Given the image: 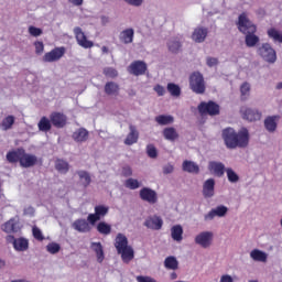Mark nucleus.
Wrapping results in <instances>:
<instances>
[{"mask_svg":"<svg viewBox=\"0 0 282 282\" xmlns=\"http://www.w3.org/2000/svg\"><path fill=\"white\" fill-rule=\"evenodd\" d=\"M223 140L227 149H246L250 143V132L246 128L238 132L232 128H226L223 130Z\"/></svg>","mask_w":282,"mask_h":282,"instance_id":"nucleus-1","label":"nucleus"},{"mask_svg":"<svg viewBox=\"0 0 282 282\" xmlns=\"http://www.w3.org/2000/svg\"><path fill=\"white\" fill-rule=\"evenodd\" d=\"M237 28L241 34H245V43L247 47H256L260 41L259 35H257V26L250 19H248L246 12H242L238 17Z\"/></svg>","mask_w":282,"mask_h":282,"instance_id":"nucleus-2","label":"nucleus"},{"mask_svg":"<svg viewBox=\"0 0 282 282\" xmlns=\"http://www.w3.org/2000/svg\"><path fill=\"white\" fill-rule=\"evenodd\" d=\"M115 248L118 254H121L123 263H131L135 257L133 247L129 246V239L123 234H118L115 239Z\"/></svg>","mask_w":282,"mask_h":282,"instance_id":"nucleus-3","label":"nucleus"},{"mask_svg":"<svg viewBox=\"0 0 282 282\" xmlns=\"http://www.w3.org/2000/svg\"><path fill=\"white\" fill-rule=\"evenodd\" d=\"M189 89L194 94H206V82L204 80V75L199 72H194L189 76Z\"/></svg>","mask_w":282,"mask_h":282,"instance_id":"nucleus-4","label":"nucleus"},{"mask_svg":"<svg viewBox=\"0 0 282 282\" xmlns=\"http://www.w3.org/2000/svg\"><path fill=\"white\" fill-rule=\"evenodd\" d=\"M198 112L202 116H219L220 107L217 102L209 100V101H202L198 105Z\"/></svg>","mask_w":282,"mask_h":282,"instance_id":"nucleus-5","label":"nucleus"},{"mask_svg":"<svg viewBox=\"0 0 282 282\" xmlns=\"http://www.w3.org/2000/svg\"><path fill=\"white\" fill-rule=\"evenodd\" d=\"M258 54L267 63H276V51H274L269 43L262 44V46L258 48Z\"/></svg>","mask_w":282,"mask_h":282,"instance_id":"nucleus-6","label":"nucleus"},{"mask_svg":"<svg viewBox=\"0 0 282 282\" xmlns=\"http://www.w3.org/2000/svg\"><path fill=\"white\" fill-rule=\"evenodd\" d=\"M109 214V207L105 205H97L95 206V214H89L87 217V221L94 226L96 221H100L102 217Z\"/></svg>","mask_w":282,"mask_h":282,"instance_id":"nucleus-7","label":"nucleus"},{"mask_svg":"<svg viewBox=\"0 0 282 282\" xmlns=\"http://www.w3.org/2000/svg\"><path fill=\"white\" fill-rule=\"evenodd\" d=\"M65 56V47H55L51 52H47L43 56L44 63H56L57 61L62 59Z\"/></svg>","mask_w":282,"mask_h":282,"instance_id":"nucleus-8","label":"nucleus"},{"mask_svg":"<svg viewBox=\"0 0 282 282\" xmlns=\"http://www.w3.org/2000/svg\"><path fill=\"white\" fill-rule=\"evenodd\" d=\"M139 197L142 202H147L148 204H158V192L150 187H143L139 192Z\"/></svg>","mask_w":282,"mask_h":282,"instance_id":"nucleus-9","label":"nucleus"},{"mask_svg":"<svg viewBox=\"0 0 282 282\" xmlns=\"http://www.w3.org/2000/svg\"><path fill=\"white\" fill-rule=\"evenodd\" d=\"M74 34L80 47H84V50H89L94 47V42L87 40V35H85V32H83V29H80V26H76L74 29Z\"/></svg>","mask_w":282,"mask_h":282,"instance_id":"nucleus-10","label":"nucleus"},{"mask_svg":"<svg viewBox=\"0 0 282 282\" xmlns=\"http://www.w3.org/2000/svg\"><path fill=\"white\" fill-rule=\"evenodd\" d=\"M36 164H39V158L24 150V152H22V158L20 159V166H22V169H32V166H36Z\"/></svg>","mask_w":282,"mask_h":282,"instance_id":"nucleus-11","label":"nucleus"},{"mask_svg":"<svg viewBox=\"0 0 282 282\" xmlns=\"http://www.w3.org/2000/svg\"><path fill=\"white\" fill-rule=\"evenodd\" d=\"M128 72L132 76H144L147 74V63L143 61H134L130 64Z\"/></svg>","mask_w":282,"mask_h":282,"instance_id":"nucleus-12","label":"nucleus"},{"mask_svg":"<svg viewBox=\"0 0 282 282\" xmlns=\"http://www.w3.org/2000/svg\"><path fill=\"white\" fill-rule=\"evenodd\" d=\"M51 124L56 129H63L67 124V116L62 112H52L50 115Z\"/></svg>","mask_w":282,"mask_h":282,"instance_id":"nucleus-13","label":"nucleus"},{"mask_svg":"<svg viewBox=\"0 0 282 282\" xmlns=\"http://www.w3.org/2000/svg\"><path fill=\"white\" fill-rule=\"evenodd\" d=\"M228 214V207L219 205L216 208H213L208 214L205 215V221H213L215 217H226Z\"/></svg>","mask_w":282,"mask_h":282,"instance_id":"nucleus-14","label":"nucleus"},{"mask_svg":"<svg viewBox=\"0 0 282 282\" xmlns=\"http://www.w3.org/2000/svg\"><path fill=\"white\" fill-rule=\"evenodd\" d=\"M195 243L202 246V248H209L210 243H213V232L203 231L195 238Z\"/></svg>","mask_w":282,"mask_h":282,"instance_id":"nucleus-15","label":"nucleus"},{"mask_svg":"<svg viewBox=\"0 0 282 282\" xmlns=\"http://www.w3.org/2000/svg\"><path fill=\"white\" fill-rule=\"evenodd\" d=\"M242 118L249 122H257L261 120V111L254 110L252 108H241Z\"/></svg>","mask_w":282,"mask_h":282,"instance_id":"nucleus-16","label":"nucleus"},{"mask_svg":"<svg viewBox=\"0 0 282 282\" xmlns=\"http://www.w3.org/2000/svg\"><path fill=\"white\" fill-rule=\"evenodd\" d=\"M208 36V29L204 26H197L192 33V40L194 43H204Z\"/></svg>","mask_w":282,"mask_h":282,"instance_id":"nucleus-17","label":"nucleus"},{"mask_svg":"<svg viewBox=\"0 0 282 282\" xmlns=\"http://www.w3.org/2000/svg\"><path fill=\"white\" fill-rule=\"evenodd\" d=\"M144 226L147 228H150L151 230H162V226H164V220H162V218H160L159 216H152L144 221Z\"/></svg>","mask_w":282,"mask_h":282,"instance_id":"nucleus-18","label":"nucleus"},{"mask_svg":"<svg viewBox=\"0 0 282 282\" xmlns=\"http://www.w3.org/2000/svg\"><path fill=\"white\" fill-rule=\"evenodd\" d=\"M24 151H25V149H23V148H18L15 150L9 151L7 153V161L10 164H17V162H19L21 164V158L23 156Z\"/></svg>","mask_w":282,"mask_h":282,"instance_id":"nucleus-19","label":"nucleus"},{"mask_svg":"<svg viewBox=\"0 0 282 282\" xmlns=\"http://www.w3.org/2000/svg\"><path fill=\"white\" fill-rule=\"evenodd\" d=\"M203 195L206 199L215 196V178H208L203 185Z\"/></svg>","mask_w":282,"mask_h":282,"instance_id":"nucleus-20","label":"nucleus"},{"mask_svg":"<svg viewBox=\"0 0 282 282\" xmlns=\"http://www.w3.org/2000/svg\"><path fill=\"white\" fill-rule=\"evenodd\" d=\"M72 138L74 142L82 144L83 142H87V140H89V131L85 128H79L73 132Z\"/></svg>","mask_w":282,"mask_h":282,"instance_id":"nucleus-21","label":"nucleus"},{"mask_svg":"<svg viewBox=\"0 0 282 282\" xmlns=\"http://www.w3.org/2000/svg\"><path fill=\"white\" fill-rule=\"evenodd\" d=\"M104 91L106 96H120V85L115 82H107Z\"/></svg>","mask_w":282,"mask_h":282,"instance_id":"nucleus-22","label":"nucleus"},{"mask_svg":"<svg viewBox=\"0 0 282 282\" xmlns=\"http://www.w3.org/2000/svg\"><path fill=\"white\" fill-rule=\"evenodd\" d=\"M279 122V116H270L264 119V129L269 131V133H274L276 131V127Z\"/></svg>","mask_w":282,"mask_h":282,"instance_id":"nucleus-23","label":"nucleus"},{"mask_svg":"<svg viewBox=\"0 0 282 282\" xmlns=\"http://www.w3.org/2000/svg\"><path fill=\"white\" fill-rule=\"evenodd\" d=\"M90 248L95 252L98 263H102L105 261V249L102 248V243L91 242Z\"/></svg>","mask_w":282,"mask_h":282,"instance_id":"nucleus-24","label":"nucleus"},{"mask_svg":"<svg viewBox=\"0 0 282 282\" xmlns=\"http://www.w3.org/2000/svg\"><path fill=\"white\" fill-rule=\"evenodd\" d=\"M134 34L135 31H133V29H126L120 33L119 40L121 43H124V45H129V43H133Z\"/></svg>","mask_w":282,"mask_h":282,"instance_id":"nucleus-25","label":"nucleus"},{"mask_svg":"<svg viewBox=\"0 0 282 282\" xmlns=\"http://www.w3.org/2000/svg\"><path fill=\"white\" fill-rule=\"evenodd\" d=\"M129 130L130 132L124 140V144H127L128 147H131L132 144H135V142H138V138H140V133H138V130L134 128V126H130Z\"/></svg>","mask_w":282,"mask_h":282,"instance_id":"nucleus-26","label":"nucleus"},{"mask_svg":"<svg viewBox=\"0 0 282 282\" xmlns=\"http://www.w3.org/2000/svg\"><path fill=\"white\" fill-rule=\"evenodd\" d=\"M210 171H214L217 177H224V173H226V165L221 162H209Z\"/></svg>","mask_w":282,"mask_h":282,"instance_id":"nucleus-27","label":"nucleus"},{"mask_svg":"<svg viewBox=\"0 0 282 282\" xmlns=\"http://www.w3.org/2000/svg\"><path fill=\"white\" fill-rule=\"evenodd\" d=\"M182 170L185 173H194L197 175L199 173V165L193 161L185 160L182 164Z\"/></svg>","mask_w":282,"mask_h":282,"instance_id":"nucleus-28","label":"nucleus"},{"mask_svg":"<svg viewBox=\"0 0 282 282\" xmlns=\"http://www.w3.org/2000/svg\"><path fill=\"white\" fill-rule=\"evenodd\" d=\"M73 227L75 230H77V232H89L91 230L89 223H87L85 219L75 220Z\"/></svg>","mask_w":282,"mask_h":282,"instance_id":"nucleus-29","label":"nucleus"},{"mask_svg":"<svg viewBox=\"0 0 282 282\" xmlns=\"http://www.w3.org/2000/svg\"><path fill=\"white\" fill-rule=\"evenodd\" d=\"M13 248L18 252H25L30 248V241L25 238H17Z\"/></svg>","mask_w":282,"mask_h":282,"instance_id":"nucleus-30","label":"nucleus"},{"mask_svg":"<svg viewBox=\"0 0 282 282\" xmlns=\"http://www.w3.org/2000/svg\"><path fill=\"white\" fill-rule=\"evenodd\" d=\"M1 230L7 232V235H12V232H18L17 220L14 218L9 219L1 226Z\"/></svg>","mask_w":282,"mask_h":282,"instance_id":"nucleus-31","label":"nucleus"},{"mask_svg":"<svg viewBox=\"0 0 282 282\" xmlns=\"http://www.w3.org/2000/svg\"><path fill=\"white\" fill-rule=\"evenodd\" d=\"M78 177H79V183L84 188H87L89 184H91V175L87 171H77L76 172Z\"/></svg>","mask_w":282,"mask_h":282,"instance_id":"nucleus-32","label":"nucleus"},{"mask_svg":"<svg viewBox=\"0 0 282 282\" xmlns=\"http://www.w3.org/2000/svg\"><path fill=\"white\" fill-rule=\"evenodd\" d=\"M39 131L43 133H47V131H52V120L47 117H42L37 123Z\"/></svg>","mask_w":282,"mask_h":282,"instance_id":"nucleus-33","label":"nucleus"},{"mask_svg":"<svg viewBox=\"0 0 282 282\" xmlns=\"http://www.w3.org/2000/svg\"><path fill=\"white\" fill-rule=\"evenodd\" d=\"M250 257L253 261H260L261 263H265L268 261V253L259 249H253L250 252Z\"/></svg>","mask_w":282,"mask_h":282,"instance_id":"nucleus-34","label":"nucleus"},{"mask_svg":"<svg viewBox=\"0 0 282 282\" xmlns=\"http://www.w3.org/2000/svg\"><path fill=\"white\" fill-rule=\"evenodd\" d=\"M184 235V228L182 225H175L171 228V236L174 241H182Z\"/></svg>","mask_w":282,"mask_h":282,"instance_id":"nucleus-35","label":"nucleus"},{"mask_svg":"<svg viewBox=\"0 0 282 282\" xmlns=\"http://www.w3.org/2000/svg\"><path fill=\"white\" fill-rule=\"evenodd\" d=\"M163 137L165 138V140H170V142H175V140L180 138V134L177 133V130H175V128L171 127L163 130Z\"/></svg>","mask_w":282,"mask_h":282,"instance_id":"nucleus-36","label":"nucleus"},{"mask_svg":"<svg viewBox=\"0 0 282 282\" xmlns=\"http://www.w3.org/2000/svg\"><path fill=\"white\" fill-rule=\"evenodd\" d=\"M167 50L172 54H180V52H182V42H180L177 39L169 41Z\"/></svg>","mask_w":282,"mask_h":282,"instance_id":"nucleus-37","label":"nucleus"},{"mask_svg":"<svg viewBox=\"0 0 282 282\" xmlns=\"http://www.w3.org/2000/svg\"><path fill=\"white\" fill-rule=\"evenodd\" d=\"M14 122H15L14 116L9 115L2 120L0 127L2 131H10V129H12V127L14 126Z\"/></svg>","mask_w":282,"mask_h":282,"instance_id":"nucleus-38","label":"nucleus"},{"mask_svg":"<svg viewBox=\"0 0 282 282\" xmlns=\"http://www.w3.org/2000/svg\"><path fill=\"white\" fill-rule=\"evenodd\" d=\"M55 169L58 173H63L65 175V173L69 172V163L63 159H57L55 162Z\"/></svg>","mask_w":282,"mask_h":282,"instance_id":"nucleus-39","label":"nucleus"},{"mask_svg":"<svg viewBox=\"0 0 282 282\" xmlns=\"http://www.w3.org/2000/svg\"><path fill=\"white\" fill-rule=\"evenodd\" d=\"M155 122L158 124L166 126V124H173L174 118L171 115H161L155 117Z\"/></svg>","mask_w":282,"mask_h":282,"instance_id":"nucleus-40","label":"nucleus"},{"mask_svg":"<svg viewBox=\"0 0 282 282\" xmlns=\"http://www.w3.org/2000/svg\"><path fill=\"white\" fill-rule=\"evenodd\" d=\"M167 91L174 98H180V96H182V88H180V86L177 84L169 83Z\"/></svg>","mask_w":282,"mask_h":282,"instance_id":"nucleus-41","label":"nucleus"},{"mask_svg":"<svg viewBox=\"0 0 282 282\" xmlns=\"http://www.w3.org/2000/svg\"><path fill=\"white\" fill-rule=\"evenodd\" d=\"M164 265L167 270H177L180 262H177L175 257L170 256L165 259Z\"/></svg>","mask_w":282,"mask_h":282,"instance_id":"nucleus-42","label":"nucleus"},{"mask_svg":"<svg viewBox=\"0 0 282 282\" xmlns=\"http://www.w3.org/2000/svg\"><path fill=\"white\" fill-rule=\"evenodd\" d=\"M97 231L100 234V235H111V225L105 223V221H100L98 225H97Z\"/></svg>","mask_w":282,"mask_h":282,"instance_id":"nucleus-43","label":"nucleus"},{"mask_svg":"<svg viewBox=\"0 0 282 282\" xmlns=\"http://www.w3.org/2000/svg\"><path fill=\"white\" fill-rule=\"evenodd\" d=\"M124 186L130 191H137V188H140L141 184L135 178H128L124 182Z\"/></svg>","mask_w":282,"mask_h":282,"instance_id":"nucleus-44","label":"nucleus"},{"mask_svg":"<svg viewBox=\"0 0 282 282\" xmlns=\"http://www.w3.org/2000/svg\"><path fill=\"white\" fill-rule=\"evenodd\" d=\"M268 36L273 39V41H278V43H282V33H280L276 29H269Z\"/></svg>","mask_w":282,"mask_h":282,"instance_id":"nucleus-45","label":"nucleus"},{"mask_svg":"<svg viewBox=\"0 0 282 282\" xmlns=\"http://www.w3.org/2000/svg\"><path fill=\"white\" fill-rule=\"evenodd\" d=\"M228 182L231 184H237L239 182V175L232 171V169L228 167L226 170Z\"/></svg>","mask_w":282,"mask_h":282,"instance_id":"nucleus-46","label":"nucleus"},{"mask_svg":"<svg viewBox=\"0 0 282 282\" xmlns=\"http://www.w3.org/2000/svg\"><path fill=\"white\" fill-rule=\"evenodd\" d=\"M240 93H241V100H246V98H248V96H250V84L245 82L240 86Z\"/></svg>","mask_w":282,"mask_h":282,"instance_id":"nucleus-47","label":"nucleus"},{"mask_svg":"<svg viewBox=\"0 0 282 282\" xmlns=\"http://www.w3.org/2000/svg\"><path fill=\"white\" fill-rule=\"evenodd\" d=\"M46 250L51 254H56V253L61 252V245H58L56 242H51L46 246Z\"/></svg>","mask_w":282,"mask_h":282,"instance_id":"nucleus-48","label":"nucleus"},{"mask_svg":"<svg viewBox=\"0 0 282 282\" xmlns=\"http://www.w3.org/2000/svg\"><path fill=\"white\" fill-rule=\"evenodd\" d=\"M104 75H106L107 78H117L118 70L113 67H106L104 68Z\"/></svg>","mask_w":282,"mask_h":282,"instance_id":"nucleus-49","label":"nucleus"},{"mask_svg":"<svg viewBox=\"0 0 282 282\" xmlns=\"http://www.w3.org/2000/svg\"><path fill=\"white\" fill-rule=\"evenodd\" d=\"M147 153L149 158L155 159L158 158V149H155V145L149 144L147 147Z\"/></svg>","mask_w":282,"mask_h":282,"instance_id":"nucleus-50","label":"nucleus"},{"mask_svg":"<svg viewBox=\"0 0 282 282\" xmlns=\"http://www.w3.org/2000/svg\"><path fill=\"white\" fill-rule=\"evenodd\" d=\"M32 232L34 239H36L37 241H43V239H45V237L43 236V231H41L39 227H33Z\"/></svg>","mask_w":282,"mask_h":282,"instance_id":"nucleus-51","label":"nucleus"},{"mask_svg":"<svg viewBox=\"0 0 282 282\" xmlns=\"http://www.w3.org/2000/svg\"><path fill=\"white\" fill-rule=\"evenodd\" d=\"M29 34L31 36H35V37L41 36V34H43V30L31 25V26H29Z\"/></svg>","mask_w":282,"mask_h":282,"instance_id":"nucleus-52","label":"nucleus"},{"mask_svg":"<svg viewBox=\"0 0 282 282\" xmlns=\"http://www.w3.org/2000/svg\"><path fill=\"white\" fill-rule=\"evenodd\" d=\"M34 47H35V54H43L45 50V44L41 41L34 42Z\"/></svg>","mask_w":282,"mask_h":282,"instance_id":"nucleus-53","label":"nucleus"},{"mask_svg":"<svg viewBox=\"0 0 282 282\" xmlns=\"http://www.w3.org/2000/svg\"><path fill=\"white\" fill-rule=\"evenodd\" d=\"M121 174L123 175V177H131V175H133V170L131 169V166L126 165L122 167Z\"/></svg>","mask_w":282,"mask_h":282,"instance_id":"nucleus-54","label":"nucleus"},{"mask_svg":"<svg viewBox=\"0 0 282 282\" xmlns=\"http://www.w3.org/2000/svg\"><path fill=\"white\" fill-rule=\"evenodd\" d=\"M206 63L208 67H215V65H218L219 59L217 57H207Z\"/></svg>","mask_w":282,"mask_h":282,"instance_id":"nucleus-55","label":"nucleus"},{"mask_svg":"<svg viewBox=\"0 0 282 282\" xmlns=\"http://www.w3.org/2000/svg\"><path fill=\"white\" fill-rule=\"evenodd\" d=\"M137 281L138 282H158V281H155V279H153L151 276H144V275H138Z\"/></svg>","mask_w":282,"mask_h":282,"instance_id":"nucleus-56","label":"nucleus"},{"mask_svg":"<svg viewBox=\"0 0 282 282\" xmlns=\"http://www.w3.org/2000/svg\"><path fill=\"white\" fill-rule=\"evenodd\" d=\"M154 91L158 94V96H164V94H166V90L162 85L154 86Z\"/></svg>","mask_w":282,"mask_h":282,"instance_id":"nucleus-57","label":"nucleus"},{"mask_svg":"<svg viewBox=\"0 0 282 282\" xmlns=\"http://www.w3.org/2000/svg\"><path fill=\"white\" fill-rule=\"evenodd\" d=\"M174 170H175V167L171 164H167V165L163 166L164 175H169V174L173 173Z\"/></svg>","mask_w":282,"mask_h":282,"instance_id":"nucleus-58","label":"nucleus"},{"mask_svg":"<svg viewBox=\"0 0 282 282\" xmlns=\"http://www.w3.org/2000/svg\"><path fill=\"white\" fill-rule=\"evenodd\" d=\"M126 3H129V6H142V0H124Z\"/></svg>","mask_w":282,"mask_h":282,"instance_id":"nucleus-59","label":"nucleus"},{"mask_svg":"<svg viewBox=\"0 0 282 282\" xmlns=\"http://www.w3.org/2000/svg\"><path fill=\"white\" fill-rule=\"evenodd\" d=\"M220 282H235V281L232 280V276L225 274V275H221Z\"/></svg>","mask_w":282,"mask_h":282,"instance_id":"nucleus-60","label":"nucleus"},{"mask_svg":"<svg viewBox=\"0 0 282 282\" xmlns=\"http://www.w3.org/2000/svg\"><path fill=\"white\" fill-rule=\"evenodd\" d=\"M6 241H7V243H12L14 246V242L17 241V238H14V236H12V235H8L6 237Z\"/></svg>","mask_w":282,"mask_h":282,"instance_id":"nucleus-61","label":"nucleus"},{"mask_svg":"<svg viewBox=\"0 0 282 282\" xmlns=\"http://www.w3.org/2000/svg\"><path fill=\"white\" fill-rule=\"evenodd\" d=\"M84 0H68V2L72 3V6H83Z\"/></svg>","mask_w":282,"mask_h":282,"instance_id":"nucleus-62","label":"nucleus"},{"mask_svg":"<svg viewBox=\"0 0 282 282\" xmlns=\"http://www.w3.org/2000/svg\"><path fill=\"white\" fill-rule=\"evenodd\" d=\"M101 52H102V54H109V47L102 46Z\"/></svg>","mask_w":282,"mask_h":282,"instance_id":"nucleus-63","label":"nucleus"},{"mask_svg":"<svg viewBox=\"0 0 282 282\" xmlns=\"http://www.w3.org/2000/svg\"><path fill=\"white\" fill-rule=\"evenodd\" d=\"M170 279L172 281H175V279H177V273H175V272L171 273Z\"/></svg>","mask_w":282,"mask_h":282,"instance_id":"nucleus-64","label":"nucleus"}]
</instances>
